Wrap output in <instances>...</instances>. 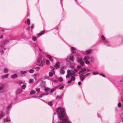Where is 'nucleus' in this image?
Returning a JSON list of instances; mask_svg holds the SVG:
<instances>
[{"label":"nucleus","instance_id":"1a4fd4ad","mask_svg":"<svg viewBox=\"0 0 123 123\" xmlns=\"http://www.w3.org/2000/svg\"><path fill=\"white\" fill-rule=\"evenodd\" d=\"M5 114L3 113H0V119L3 118L5 116Z\"/></svg>","mask_w":123,"mask_h":123},{"label":"nucleus","instance_id":"6e6d98bb","mask_svg":"<svg viewBox=\"0 0 123 123\" xmlns=\"http://www.w3.org/2000/svg\"><path fill=\"white\" fill-rule=\"evenodd\" d=\"M34 25L33 24L31 26V28H33L34 27Z\"/></svg>","mask_w":123,"mask_h":123},{"label":"nucleus","instance_id":"f3484780","mask_svg":"<svg viewBox=\"0 0 123 123\" xmlns=\"http://www.w3.org/2000/svg\"><path fill=\"white\" fill-rule=\"evenodd\" d=\"M8 42H9V41H5L4 42H3L2 43V46L3 47L4 46L3 45L4 44H6L7 43H8Z\"/></svg>","mask_w":123,"mask_h":123},{"label":"nucleus","instance_id":"69168bd1","mask_svg":"<svg viewBox=\"0 0 123 123\" xmlns=\"http://www.w3.org/2000/svg\"><path fill=\"white\" fill-rule=\"evenodd\" d=\"M38 48L39 49V50H40V51H41V50L40 49V48H39V47H38Z\"/></svg>","mask_w":123,"mask_h":123},{"label":"nucleus","instance_id":"6e6552de","mask_svg":"<svg viewBox=\"0 0 123 123\" xmlns=\"http://www.w3.org/2000/svg\"><path fill=\"white\" fill-rule=\"evenodd\" d=\"M55 73L54 71H52V72H50L49 73V76L50 77H51L53 74H54Z\"/></svg>","mask_w":123,"mask_h":123},{"label":"nucleus","instance_id":"c9c22d12","mask_svg":"<svg viewBox=\"0 0 123 123\" xmlns=\"http://www.w3.org/2000/svg\"><path fill=\"white\" fill-rule=\"evenodd\" d=\"M59 80L60 81H63V79L62 78H60L59 79Z\"/></svg>","mask_w":123,"mask_h":123},{"label":"nucleus","instance_id":"cd10ccee","mask_svg":"<svg viewBox=\"0 0 123 123\" xmlns=\"http://www.w3.org/2000/svg\"><path fill=\"white\" fill-rule=\"evenodd\" d=\"M48 104L50 106H52L53 105L52 102H49Z\"/></svg>","mask_w":123,"mask_h":123},{"label":"nucleus","instance_id":"393cba45","mask_svg":"<svg viewBox=\"0 0 123 123\" xmlns=\"http://www.w3.org/2000/svg\"><path fill=\"white\" fill-rule=\"evenodd\" d=\"M48 56L49 58V60L51 61H52L53 60V59L51 56L50 55Z\"/></svg>","mask_w":123,"mask_h":123},{"label":"nucleus","instance_id":"a878e982","mask_svg":"<svg viewBox=\"0 0 123 123\" xmlns=\"http://www.w3.org/2000/svg\"><path fill=\"white\" fill-rule=\"evenodd\" d=\"M21 87L23 89H25L26 87V85L25 84H24Z\"/></svg>","mask_w":123,"mask_h":123},{"label":"nucleus","instance_id":"79ce46f5","mask_svg":"<svg viewBox=\"0 0 123 123\" xmlns=\"http://www.w3.org/2000/svg\"><path fill=\"white\" fill-rule=\"evenodd\" d=\"M20 72L22 73L23 74H24L25 73L26 71H21Z\"/></svg>","mask_w":123,"mask_h":123},{"label":"nucleus","instance_id":"b1692460","mask_svg":"<svg viewBox=\"0 0 123 123\" xmlns=\"http://www.w3.org/2000/svg\"><path fill=\"white\" fill-rule=\"evenodd\" d=\"M4 120L5 121H7V122L9 121H10V119L9 118H6L4 119Z\"/></svg>","mask_w":123,"mask_h":123},{"label":"nucleus","instance_id":"8fccbe9b","mask_svg":"<svg viewBox=\"0 0 123 123\" xmlns=\"http://www.w3.org/2000/svg\"><path fill=\"white\" fill-rule=\"evenodd\" d=\"M22 83V81H19L18 82V83L20 85Z\"/></svg>","mask_w":123,"mask_h":123},{"label":"nucleus","instance_id":"a18cd8bd","mask_svg":"<svg viewBox=\"0 0 123 123\" xmlns=\"http://www.w3.org/2000/svg\"><path fill=\"white\" fill-rule=\"evenodd\" d=\"M71 49L74 50H75V49L74 47H71Z\"/></svg>","mask_w":123,"mask_h":123},{"label":"nucleus","instance_id":"09e8293b","mask_svg":"<svg viewBox=\"0 0 123 123\" xmlns=\"http://www.w3.org/2000/svg\"><path fill=\"white\" fill-rule=\"evenodd\" d=\"M78 68V69H79V68H80V66L78 65L77 66V67Z\"/></svg>","mask_w":123,"mask_h":123},{"label":"nucleus","instance_id":"3c124183","mask_svg":"<svg viewBox=\"0 0 123 123\" xmlns=\"http://www.w3.org/2000/svg\"><path fill=\"white\" fill-rule=\"evenodd\" d=\"M39 67H36V70H39Z\"/></svg>","mask_w":123,"mask_h":123},{"label":"nucleus","instance_id":"a211bd4d","mask_svg":"<svg viewBox=\"0 0 123 123\" xmlns=\"http://www.w3.org/2000/svg\"><path fill=\"white\" fill-rule=\"evenodd\" d=\"M71 71L72 72L75 74V73L77 71V70L76 69H75L74 70H71Z\"/></svg>","mask_w":123,"mask_h":123},{"label":"nucleus","instance_id":"37998d69","mask_svg":"<svg viewBox=\"0 0 123 123\" xmlns=\"http://www.w3.org/2000/svg\"><path fill=\"white\" fill-rule=\"evenodd\" d=\"M91 59V61H92V62H93V58L92 57H91L90 58Z\"/></svg>","mask_w":123,"mask_h":123},{"label":"nucleus","instance_id":"052dcab7","mask_svg":"<svg viewBox=\"0 0 123 123\" xmlns=\"http://www.w3.org/2000/svg\"><path fill=\"white\" fill-rule=\"evenodd\" d=\"M72 81L71 80H70V81H68V83H71V82H72Z\"/></svg>","mask_w":123,"mask_h":123},{"label":"nucleus","instance_id":"4c0bfd02","mask_svg":"<svg viewBox=\"0 0 123 123\" xmlns=\"http://www.w3.org/2000/svg\"><path fill=\"white\" fill-rule=\"evenodd\" d=\"M62 96H57L56 98L58 99H60L62 98Z\"/></svg>","mask_w":123,"mask_h":123},{"label":"nucleus","instance_id":"5fc2aeb1","mask_svg":"<svg viewBox=\"0 0 123 123\" xmlns=\"http://www.w3.org/2000/svg\"><path fill=\"white\" fill-rule=\"evenodd\" d=\"M122 106L123 107V98H122Z\"/></svg>","mask_w":123,"mask_h":123},{"label":"nucleus","instance_id":"f8f14e48","mask_svg":"<svg viewBox=\"0 0 123 123\" xmlns=\"http://www.w3.org/2000/svg\"><path fill=\"white\" fill-rule=\"evenodd\" d=\"M36 93V91H34L33 90H32L31 91L30 94H35Z\"/></svg>","mask_w":123,"mask_h":123},{"label":"nucleus","instance_id":"dca6fc26","mask_svg":"<svg viewBox=\"0 0 123 123\" xmlns=\"http://www.w3.org/2000/svg\"><path fill=\"white\" fill-rule=\"evenodd\" d=\"M65 73V71L62 68H61L60 71V73L61 74H63Z\"/></svg>","mask_w":123,"mask_h":123},{"label":"nucleus","instance_id":"473e14b6","mask_svg":"<svg viewBox=\"0 0 123 123\" xmlns=\"http://www.w3.org/2000/svg\"><path fill=\"white\" fill-rule=\"evenodd\" d=\"M101 38H102V39L103 40H105V37L103 35H102L101 36Z\"/></svg>","mask_w":123,"mask_h":123},{"label":"nucleus","instance_id":"c85d7f7f","mask_svg":"<svg viewBox=\"0 0 123 123\" xmlns=\"http://www.w3.org/2000/svg\"><path fill=\"white\" fill-rule=\"evenodd\" d=\"M92 74L94 75H95L96 74H99V73L98 72H93V73Z\"/></svg>","mask_w":123,"mask_h":123},{"label":"nucleus","instance_id":"5701e85b","mask_svg":"<svg viewBox=\"0 0 123 123\" xmlns=\"http://www.w3.org/2000/svg\"><path fill=\"white\" fill-rule=\"evenodd\" d=\"M45 91L46 92L48 91L49 90V88L48 87H45L44 89Z\"/></svg>","mask_w":123,"mask_h":123},{"label":"nucleus","instance_id":"7ed1b4c3","mask_svg":"<svg viewBox=\"0 0 123 123\" xmlns=\"http://www.w3.org/2000/svg\"><path fill=\"white\" fill-rule=\"evenodd\" d=\"M89 58L90 57H86L84 58L83 60L86 64H88L90 63L89 61H88Z\"/></svg>","mask_w":123,"mask_h":123},{"label":"nucleus","instance_id":"6ab92c4d","mask_svg":"<svg viewBox=\"0 0 123 123\" xmlns=\"http://www.w3.org/2000/svg\"><path fill=\"white\" fill-rule=\"evenodd\" d=\"M74 57L73 56H72L71 57H70L69 61H73L74 60Z\"/></svg>","mask_w":123,"mask_h":123},{"label":"nucleus","instance_id":"72a5a7b5","mask_svg":"<svg viewBox=\"0 0 123 123\" xmlns=\"http://www.w3.org/2000/svg\"><path fill=\"white\" fill-rule=\"evenodd\" d=\"M36 37H33L32 38V40L33 41H35L36 40Z\"/></svg>","mask_w":123,"mask_h":123},{"label":"nucleus","instance_id":"de8ad7c7","mask_svg":"<svg viewBox=\"0 0 123 123\" xmlns=\"http://www.w3.org/2000/svg\"><path fill=\"white\" fill-rule=\"evenodd\" d=\"M2 87L3 86H0V91L1 90V89Z\"/></svg>","mask_w":123,"mask_h":123},{"label":"nucleus","instance_id":"bf43d9fd","mask_svg":"<svg viewBox=\"0 0 123 123\" xmlns=\"http://www.w3.org/2000/svg\"><path fill=\"white\" fill-rule=\"evenodd\" d=\"M63 87H64L63 86H62L60 87V89H62L63 88Z\"/></svg>","mask_w":123,"mask_h":123},{"label":"nucleus","instance_id":"13d9d810","mask_svg":"<svg viewBox=\"0 0 123 123\" xmlns=\"http://www.w3.org/2000/svg\"><path fill=\"white\" fill-rule=\"evenodd\" d=\"M72 53H76V51L75 50H73Z\"/></svg>","mask_w":123,"mask_h":123},{"label":"nucleus","instance_id":"7c9ffc66","mask_svg":"<svg viewBox=\"0 0 123 123\" xmlns=\"http://www.w3.org/2000/svg\"><path fill=\"white\" fill-rule=\"evenodd\" d=\"M50 68L52 69V71H54V70L55 69V67L54 68L52 66H50Z\"/></svg>","mask_w":123,"mask_h":123},{"label":"nucleus","instance_id":"58836bf2","mask_svg":"<svg viewBox=\"0 0 123 123\" xmlns=\"http://www.w3.org/2000/svg\"><path fill=\"white\" fill-rule=\"evenodd\" d=\"M99 75H100V76H101L103 77H105V75L103 74H99Z\"/></svg>","mask_w":123,"mask_h":123},{"label":"nucleus","instance_id":"412c9836","mask_svg":"<svg viewBox=\"0 0 123 123\" xmlns=\"http://www.w3.org/2000/svg\"><path fill=\"white\" fill-rule=\"evenodd\" d=\"M80 78L81 80L82 81L84 79V77L83 76H80Z\"/></svg>","mask_w":123,"mask_h":123},{"label":"nucleus","instance_id":"9d476101","mask_svg":"<svg viewBox=\"0 0 123 123\" xmlns=\"http://www.w3.org/2000/svg\"><path fill=\"white\" fill-rule=\"evenodd\" d=\"M45 31L44 30H43L41 32L39 33L37 35V36H41L42 34H43L44 33V32Z\"/></svg>","mask_w":123,"mask_h":123},{"label":"nucleus","instance_id":"ea45409f","mask_svg":"<svg viewBox=\"0 0 123 123\" xmlns=\"http://www.w3.org/2000/svg\"><path fill=\"white\" fill-rule=\"evenodd\" d=\"M40 88H38V89H37V88L36 89V91L38 92H40Z\"/></svg>","mask_w":123,"mask_h":123},{"label":"nucleus","instance_id":"864d4df0","mask_svg":"<svg viewBox=\"0 0 123 123\" xmlns=\"http://www.w3.org/2000/svg\"><path fill=\"white\" fill-rule=\"evenodd\" d=\"M46 62L47 64H48L49 63V61L48 60H46Z\"/></svg>","mask_w":123,"mask_h":123},{"label":"nucleus","instance_id":"f03ea898","mask_svg":"<svg viewBox=\"0 0 123 123\" xmlns=\"http://www.w3.org/2000/svg\"><path fill=\"white\" fill-rule=\"evenodd\" d=\"M77 59V62L80 63L81 66H83L84 64V63L83 62L81 56H78Z\"/></svg>","mask_w":123,"mask_h":123},{"label":"nucleus","instance_id":"c756f323","mask_svg":"<svg viewBox=\"0 0 123 123\" xmlns=\"http://www.w3.org/2000/svg\"><path fill=\"white\" fill-rule=\"evenodd\" d=\"M27 23L29 25H30V22L29 19H27Z\"/></svg>","mask_w":123,"mask_h":123},{"label":"nucleus","instance_id":"bb28decb","mask_svg":"<svg viewBox=\"0 0 123 123\" xmlns=\"http://www.w3.org/2000/svg\"><path fill=\"white\" fill-rule=\"evenodd\" d=\"M69 74V73H67V74L66 76V78H69L70 76Z\"/></svg>","mask_w":123,"mask_h":123},{"label":"nucleus","instance_id":"0e129e2a","mask_svg":"<svg viewBox=\"0 0 123 123\" xmlns=\"http://www.w3.org/2000/svg\"><path fill=\"white\" fill-rule=\"evenodd\" d=\"M42 95H40V96H39V97L40 98H41L42 97Z\"/></svg>","mask_w":123,"mask_h":123},{"label":"nucleus","instance_id":"39448f33","mask_svg":"<svg viewBox=\"0 0 123 123\" xmlns=\"http://www.w3.org/2000/svg\"><path fill=\"white\" fill-rule=\"evenodd\" d=\"M45 59H43L42 61H41V63L39 64V66H43L44 64H45Z\"/></svg>","mask_w":123,"mask_h":123},{"label":"nucleus","instance_id":"49530a36","mask_svg":"<svg viewBox=\"0 0 123 123\" xmlns=\"http://www.w3.org/2000/svg\"><path fill=\"white\" fill-rule=\"evenodd\" d=\"M90 74V73H88L85 74V76L86 77H87V76L88 75H89Z\"/></svg>","mask_w":123,"mask_h":123},{"label":"nucleus","instance_id":"603ef678","mask_svg":"<svg viewBox=\"0 0 123 123\" xmlns=\"http://www.w3.org/2000/svg\"><path fill=\"white\" fill-rule=\"evenodd\" d=\"M34 75L35 76H36L37 75L39 76V74H34Z\"/></svg>","mask_w":123,"mask_h":123},{"label":"nucleus","instance_id":"9b49d317","mask_svg":"<svg viewBox=\"0 0 123 123\" xmlns=\"http://www.w3.org/2000/svg\"><path fill=\"white\" fill-rule=\"evenodd\" d=\"M17 77V75L15 74H14L11 76V78L13 79H14Z\"/></svg>","mask_w":123,"mask_h":123},{"label":"nucleus","instance_id":"680f3d73","mask_svg":"<svg viewBox=\"0 0 123 123\" xmlns=\"http://www.w3.org/2000/svg\"><path fill=\"white\" fill-rule=\"evenodd\" d=\"M82 72V71H80L78 73L79 74H80L81 72Z\"/></svg>","mask_w":123,"mask_h":123},{"label":"nucleus","instance_id":"f704fd0d","mask_svg":"<svg viewBox=\"0 0 123 123\" xmlns=\"http://www.w3.org/2000/svg\"><path fill=\"white\" fill-rule=\"evenodd\" d=\"M121 104L120 102H119L118 104V106L119 107H121Z\"/></svg>","mask_w":123,"mask_h":123},{"label":"nucleus","instance_id":"2eb2a0df","mask_svg":"<svg viewBox=\"0 0 123 123\" xmlns=\"http://www.w3.org/2000/svg\"><path fill=\"white\" fill-rule=\"evenodd\" d=\"M22 91V90L21 89H18L17 91V92L18 93H20Z\"/></svg>","mask_w":123,"mask_h":123},{"label":"nucleus","instance_id":"2f4dec72","mask_svg":"<svg viewBox=\"0 0 123 123\" xmlns=\"http://www.w3.org/2000/svg\"><path fill=\"white\" fill-rule=\"evenodd\" d=\"M34 70L33 69H31L30 70L29 72L30 73H32L34 72Z\"/></svg>","mask_w":123,"mask_h":123},{"label":"nucleus","instance_id":"338daca9","mask_svg":"<svg viewBox=\"0 0 123 123\" xmlns=\"http://www.w3.org/2000/svg\"><path fill=\"white\" fill-rule=\"evenodd\" d=\"M87 70L88 71H90V69H87Z\"/></svg>","mask_w":123,"mask_h":123},{"label":"nucleus","instance_id":"4be33fe9","mask_svg":"<svg viewBox=\"0 0 123 123\" xmlns=\"http://www.w3.org/2000/svg\"><path fill=\"white\" fill-rule=\"evenodd\" d=\"M72 77L71 79V80L72 81H74L75 80V77H74V76H72V77Z\"/></svg>","mask_w":123,"mask_h":123},{"label":"nucleus","instance_id":"0eeeda50","mask_svg":"<svg viewBox=\"0 0 123 123\" xmlns=\"http://www.w3.org/2000/svg\"><path fill=\"white\" fill-rule=\"evenodd\" d=\"M42 60L41 57L40 56H39V58H38L37 62L39 63V65L41 63V61Z\"/></svg>","mask_w":123,"mask_h":123},{"label":"nucleus","instance_id":"ddd939ff","mask_svg":"<svg viewBox=\"0 0 123 123\" xmlns=\"http://www.w3.org/2000/svg\"><path fill=\"white\" fill-rule=\"evenodd\" d=\"M91 52V49H89L86 51V53L87 55L89 54Z\"/></svg>","mask_w":123,"mask_h":123},{"label":"nucleus","instance_id":"423d86ee","mask_svg":"<svg viewBox=\"0 0 123 123\" xmlns=\"http://www.w3.org/2000/svg\"><path fill=\"white\" fill-rule=\"evenodd\" d=\"M60 64L59 62H57L54 66L55 68H59Z\"/></svg>","mask_w":123,"mask_h":123},{"label":"nucleus","instance_id":"c03bdc74","mask_svg":"<svg viewBox=\"0 0 123 123\" xmlns=\"http://www.w3.org/2000/svg\"><path fill=\"white\" fill-rule=\"evenodd\" d=\"M33 81V80L31 79H30L29 80V82L30 83H32Z\"/></svg>","mask_w":123,"mask_h":123},{"label":"nucleus","instance_id":"a19ab883","mask_svg":"<svg viewBox=\"0 0 123 123\" xmlns=\"http://www.w3.org/2000/svg\"><path fill=\"white\" fill-rule=\"evenodd\" d=\"M82 70L83 72H85L86 71V69L83 68H82Z\"/></svg>","mask_w":123,"mask_h":123},{"label":"nucleus","instance_id":"4d7b16f0","mask_svg":"<svg viewBox=\"0 0 123 123\" xmlns=\"http://www.w3.org/2000/svg\"><path fill=\"white\" fill-rule=\"evenodd\" d=\"M81 84V82H79L78 83V84L79 85H80Z\"/></svg>","mask_w":123,"mask_h":123},{"label":"nucleus","instance_id":"774afa93","mask_svg":"<svg viewBox=\"0 0 123 123\" xmlns=\"http://www.w3.org/2000/svg\"><path fill=\"white\" fill-rule=\"evenodd\" d=\"M121 81H123V79H122V80H121Z\"/></svg>","mask_w":123,"mask_h":123},{"label":"nucleus","instance_id":"e433bc0d","mask_svg":"<svg viewBox=\"0 0 123 123\" xmlns=\"http://www.w3.org/2000/svg\"><path fill=\"white\" fill-rule=\"evenodd\" d=\"M8 69L6 68H4V72H7L8 71Z\"/></svg>","mask_w":123,"mask_h":123},{"label":"nucleus","instance_id":"20e7f679","mask_svg":"<svg viewBox=\"0 0 123 123\" xmlns=\"http://www.w3.org/2000/svg\"><path fill=\"white\" fill-rule=\"evenodd\" d=\"M67 73H69V74L70 75V76L71 77L75 76H76L74 73L72 72L71 71H70V70H67Z\"/></svg>","mask_w":123,"mask_h":123},{"label":"nucleus","instance_id":"4468645a","mask_svg":"<svg viewBox=\"0 0 123 123\" xmlns=\"http://www.w3.org/2000/svg\"><path fill=\"white\" fill-rule=\"evenodd\" d=\"M8 75L7 74H6L5 75L1 77V78L2 79L6 78L8 77Z\"/></svg>","mask_w":123,"mask_h":123},{"label":"nucleus","instance_id":"f257e3e1","mask_svg":"<svg viewBox=\"0 0 123 123\" xmlns=\"http://www.w3.org/2000/svg\"><path fill=\"white\" fill-rule=\"evenodd\" d=\"M56 112L58 113L60 119L62 120L60 123H70L68 122L67 118L65 116L64 109L61 107L57 108Z\"/></svg>","mask_w":123,"mask_h":123},{"label":"nucleus","instance_id":"e2e57ef3","mask_svg":"<svg viewBox=\"0 0 123 123\" xmlns=\"http://www.w3.org/2000/svg\"><path fill=\"white\" fill-rule=\"evenodd\" d=\"M1 53L2 54H3L4 53V51L3 50H2L1 51Z\"/></svg>","mask_w":123,"mask_h":123},{"label":"nucleus","instance_id":"aec40b11","mask_svg":"<svg viewBox=\"0 0 123 123\" xmlns=\"http://www.w3.org/2000/svg\"><path fill=\"white\" fill-rule=\"evenodd\" d=\"M55 88H53L51 89L50 91V92H53L55 91Z\"/></svg>","mask_w":123,"mask_h":123}]
</instances>
